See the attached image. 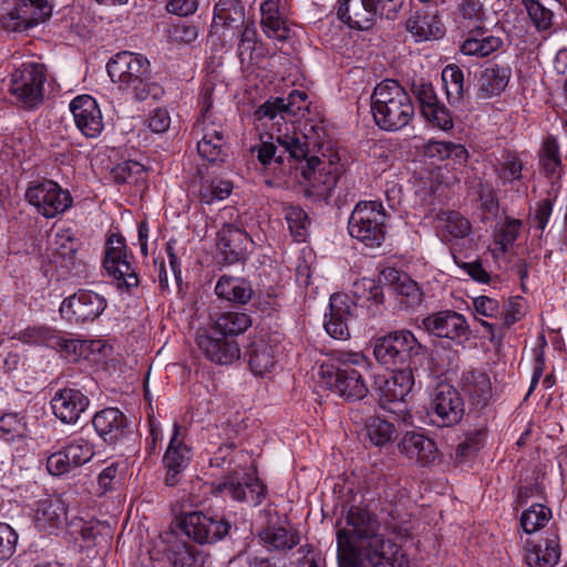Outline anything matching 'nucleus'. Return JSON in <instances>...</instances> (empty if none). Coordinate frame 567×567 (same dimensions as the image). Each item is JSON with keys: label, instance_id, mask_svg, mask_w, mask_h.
Here are the masks:
<instances>
[{"label": "nucleus", "instance_id": "obj_1", "mask_svg": "<svg viewBox=\"0 0 567 567\" xmlns=\"http://www.w3.org/2000/svg\"><path fill=\"white\" fill-rule=\"evenodd\" d=\"M308 133L290 132L289 127L276 133V146L272 142H261L251 147V153L265 167L274 165V173L284 177L295 168L307 183V195L318 200H327L331 197L337 186L338 174L332 172L328 164L313 153L319 142L312 141Z\"/></svg>", "mask_w": 567, "mask_h": 567}, {"label": "nucleus", "instance_id": "obj_2", "mask_svg": "<svg viewBox=\"0 0 567 567\" xmlns=\"http://www.w3.org/2000/svg\"><path fill=\"white\" fill-rule=\"evenodd\" d=\"M338 559L343 567H408L401 548L385 540L377 515L367 506H351L346 526L337 532Z\"/></svg>", "mask_w": 567, "mask_h": 567}, {"label": "nucleus", "instance_id": "obj_3", "mask_svg": "<svg viewBox=\"0 0 567 567\" xmlns=\"http://www.w3.org/2000/svg\"><path fill=\"white\" fill-rule=\"evenodd\" d=\"M367 372L368 359L359 352H336L331 363H322L319 368L320 378L326 386L351 402L367 396Z\"/></svg>", "mask_w": 567, "mask_h": 567}, {"label": "nucleus", "instance_id": "obj_4", "mask_svg": "<svg viewBox=\"0 0 567 567\" xmlns=\"http://www.w3.org/2000/svg\"><path fill=\"white\" fill-rule=\"evenodd\" d=\"M375 125L385 132H398L410 124L415 114L414 103L406 90L395 80H383L370 96Z\"/></svg>", "mask_w": 567, "mask_h": 567}, {"label": "nucleus", "instance_id": "obj_5", "mask_svg": "<svg viewBox=\"0 0 567 567\" xmlns=\"http://www.w3.org/2000/svg\"><path fill=\"white\" fill-rule=\"evenodd\" d=\"M375 360L389 370L412 369L416 377L424 373L427 348L410 330L391 331L373 340Z\"/></svg>", "mask_w": 567, "mask_h": 567}, {"label": "nucleus", "instance_id": "obj_6", "mask_svg": "<svg viewBox=\"0 0 567 567\" xmlns=\"http://www.w3.org/2000/svg\"><path fill=\"white\" fill-rule=\"evenodd\" d=\"M106 70L111 80L136 101L158 100L164 94L163 87L150 75L148 60L140 54L120 52L107 62Z\"/></svg>", "mask_w": 567, "mask_h": 567}, {"label": "nucleus", "instance_id": "obj_7", "mask_svg": "<svg viewBox=\"0 0 567 567\" xmlns=\"http://www.w3.org/2000/svg\"><path fill=\"white\" fill-rule=\"evenodd\" d=\"M388 214L380 200H361L348 219L349 235L370 248H379L386 237Z\"/></svg>", "mask_w": 567, "mask_h": 567}, {"label": "nucleus", "instance_id": "obj_8", "mask_svg": "<svg viewBox=\"0 0 567 567\" xmlns=\"http://www.w3.org/2000/svg\"><path fill=\"white\" fill-rule=\"evenodd\" d=\"M47 69L41 63H23L11 75L9 92L24 110L38 109L44 101Z\"/></svg>", "mask_w": 567, "mask_h": 567}, {"label": "nucleus", "instance_id": "obj_9", "mask_svg": "<svg viewBox=\"0 0 567 567\" xmlns=\"http://www.w3.org/2000/svg\"><path fill=\"white\" fill-rule=\"evenodd\" d=\"M25 199L45 218H53L72 205L69 190L51 179L32 182L27 188Z\"/></svg>", "mask_w": 567, "mask_h": 567}, {"label": "nucleus", "instance_id": "obj_10", "mask_svg": "<svg viewBox=\"0 0 567 567\" xmlns=\"http://www.w3.org/2000/svg\"><path fill=\"white\" fill-rule=\"evenodd\" d=\"M307 93L303 91L293 90L287 97H277L274 101H267L257 110L256 114L259 120L268 117L270 120H284L285 126L282 127L279 121L275 122L278 127L270 134V138L276 141V133L280 127L286 131L289 127L290 132H297L293 126V121L302 117L305 112L308 111Z\"/></svg>", "mask_w": 567, "mask_h": 567}, {"label": "nucleus", "instance_id": "obj_11", "mask_svg": "<svg viewBox=\"0 0 567 567\" xmlns=\"http://www.w3.org/2000/svg\"><path fill=\"white\" fill-rule=\"evenodd\" d=\"M104 296L89 289H79L63 299L60 313L70 323L84 324L95 321L106 309Z\"/></svg>", "mask_w": 567, "mask_h": 567}, {"label": "nucleus", "instance_id": "obj_12", "mask_svg": "<svg viewBox=\"0 0 567 567\" xmlns=\"http://www.w3.org/2000/svg\"><path fill=\"white\" fill-rule=\"evenodd\" d=\"M179 528L190 539L198 544H215L224 539L230 532L228 520L210 516L200 511L185 514L179 520Z\"/></svg>", "mask_w": 567, "mask_h": 567}, {"label": "nucleus", "instance_id": "obj_13", "mask_svg": "<svg viewBox=\"0 0 567 567\" xmlns=\"http://www.w3.org/2000/svg\"><path fill=\"white\" fill-rule=\"evenodd\" d=\"M13 8L1 18V25L9 32H27L52 16L48 0H12Z\"/></svg>", "mask_w": 567, "mask_h": 567}, {"label": "nucleus", "instance_id": "obj_14", "mask_svg": "<svg viewBox=\"0 0 567 567\" xmlns=\"http://www.w3.org/2000/svg\"><path fill=\"white\" fill-rule=\"evenodd\" d=\"M421 327L430 334L446 338L457 344H464L471 338L466 318L454 310H441L422 319Z\"/></svg>", "mask_w": 567, "mask_h": 567}, {"label": "nucleus", "instance_id": "obj_15", "mask_svg": "<svg viewBox=\"0 0 567 567\" xmlns=\"http://www.w3.org/2000/svg\"><path fill=\"white\" fill-rule=\"evenodd\" d=\"M94 453L89 440L76 437L48 457L47 470L51 475L61 476L90 462Z\"/></svg>", "mask_w": 567, "mask_h": 567}, {"label": "nucleus", "instance_id": "obj_16", "mask_svg": "<svg viewBox=\"0 0 567 567\" xmlns=\"http://www.w3.org/2000/svg\"><path fill=\"white\" fill-rule=\"evenodd\" d=\"M212 493L215 496L229 497L237 502L258 506L265 499L267 488L258 477L249 474H245L241 480L230 475L214 484Z\"/></svg>", "mask_w": 567, "mask_h": 567}, {"label": "nucleus", "instance_id": "obj_17", "mask_svg": "<svg viewBox=\"0 0 567 567\" xmlns=\"http://www.w3.org/2000/svg\"><path fill=\"white\" fill-rule=\"evenodd\" d=\"M400 454L420 467H431L440 464L443 454L434 440L422 432L408 431L398 443Z\"/></svg>", "mask_w": 567, "mask_h": 567}, {"label": "nucleus", "instance_id": "obj_18", "mask_svg": "<svg viewBox=\"0 0 567 567\" xmlns=\"http://www.w3.org/2000/svg\"><path fill=\"white\" fill-rule=\"evenodd\" d=\"M433 422L437 426L457 424L464 415V402L460 392L449 383H440L431 401Z\"/></svg>", "mask_w": 567, "mask_h": 567}, {"label": "nucleus", "instance_id": "obj_19", "mask_svg": "<svg viewBox=\"0 0 567 567\" xmlns=\"http://www.w3.org/2000/svg\"><path fill=\"white\" fill-rule=\"evenodd\" d=\"M196 344L212 362L228 365L240 358V348L236 339L226 336H214L202 328L196 333Z\"/></svg>", "mask_w": 567, "mask_h": 567}, {"label": "nucleus", "instance_id": "obj_20", "mask_svg": "<svg viewBox=\"0 0 567 567\" xmlns=\"http://www.w3.org/2000/svg\"><path fill=\"white\" fill-rule=\"evenodd\" d=\"M386 378L380 375L374 381V390L378 391L380 404L385 410H391L388 404L402 402L404 398L411 392L416 370L401 369Z\"/></svg>", "mask_w": 567, "mask_h": 567}, {"label": "nucleus", "instance_id": "obj_21", "mask_svg": "<svg viewBox=\"0 0 567 567\" xmlns=\"http://www.w3.org/2000/svg\"><path fill=\"white\" fill-rule=\"evenodd\" d=\"M355 305L343 293H333L329 301V313L323 323L326 332L337 340L350 338L349 322L354 318Z\"/></svg>", "mask_w": 567, "mask_h": 567}, {"label": "nucleus", "instance_id": "obj_22", "mask_svg": "<svg viewBox=\"0 0 567 567\" xmlns=\"http://www.w3.org/2000/svg\"><path fill=\"white\" fill-rule=\"evenodd\" d=\"M90 399L79 389L63 388L51 399V409L56 419L64 424H75L87 410Z\"/></svg>", "mask_w": 567, "mask_h": 567}, {"label": "nucleus", "instance_id": "obj_23", "mask_svg": "<svg viewBox=\"0 0 567 567\" xmlns=\"http://www.w3.org/2000/svg\"><path fill=\"white\" fill-rule=\"evenodd\" d=\"M78 130L89 138L97 137L103 131L102 112L91 95H79L70 104Z\"/></svg>", "mask_w": 567, "mask_h": 567}, {"label": "nucleus", "instance_id": "obj_24", "mask_svg": "<svg viewBox=\"0 0 567 567\" xmlns=\"http://www.w3.org/2000/svg\"><path fill=\"white\" fill-rule=\"evenodd\" d=\"M96 434L109 445H115L130 434L127 419L117 408H106L92 419Z\"/></svg>", "mask_w": 567, "mask_h": 567}, {"label": "nucleus", "instance_id": "obj_25", "mask_svg": "<svg viewBox=\"0 0 567 567\" xmlns=\"http://www.w3.org/2000/svg\"><path fill=\"white\" fill-rule=\"evenodd\" d=\"M179 425L174 423L173 435L163 457V464L166 468L165 484L171 487L179 483L181 475L188 466L192 457L190 450L179 439Z\"/></svg>", "mask_w": 567, "mask_h": 567}, {"label": "nucleus", "instance_id": "obj_26", "mask_svg": "<svg viewBox=\"0 0 567 567\" xmlns=\"http://www.w3.org/2000/svg\"><path fill=\"white\" fill-rule=\"evenodd\" d=\"M405 29L415 42L437 40L444 35V27L436 10L413 11L405 21Z\"/></svg>", "mask_w": 567, "mask_h": 567}, {"label": "nucleus", "instance_id": "obj_27", "mask_svg": "<svg viewBox=\"0 0 567 567\" xmlns=\"http://www.w3.org/2000/svg\"><path fill=\"white\" fill-rule=\"evenodd\" d=\"M248 234L233 224H226L218 233L217 247L224 255V261L228 265L245 259L247 252Z\"/></svg>", "mask_w": 567, "mask_h": 567}, {"label": "nucleus", "instance_id": "obj_28", "mask_svg": "<svg viewBox=\"0 0 567 567\" xmlns=\"http://www.w3.org/2000/svg\"><path fill=\"white\" fill-rule=\"evenodd\" d=\"M33 518L35 526L44 532L61 529L66 522V508L60 498H43L34 503Z\"/></svg>", "mask_w": 567, "mask_h": 567}, {"label": "nucleus", "instance_id": "obj_29", "mask_svg": "<svg viewBox=\"0 0 567 567\" xmlns=\"http://www.w3.org/2000/svg\"><path fill=\"white\" fill-rule=\"evenodd\" d=\"M338 18L351 29L369 30L375 21L370 0H338Z\"/></svg>", "mask_w": 567, "mask_h": 567}, {"label": "nucleus", "instance_id": "obj_30", "mask_svg": "<svg viewBox=\"0 0 567 567\" xmlns=\"http://www.w3.org/2000/svg\"><path fill=\"white\" fill-rule=\"evenodd\" d=\"M511 76L509 66L492 64L485 68L477 78V97L485 100L498 96L508 85Z\"/></svg>", "mask_w": 567, "mask_h": 567}, {"label": "nucleus", "instance_id": "obj_31", "mask_svg": "<svg viewBox=\"0 0 567 567\" xmlns=\"http://www.w3.org/2000/svg\"><path fill=\"white\" fill-rule=\"evenodd\" d=\"M208 556L196 546L175 539L164 549V559L171 567H204Z\"/></svg>", "mask_w": 567, "mask_h": 567}, {"label": "nucleus", "instance_id": "obj_32", "mask_svg": "<svg viewBox=\"0 0 567 567\" xmlns=\"http://www.w3.org/2000/svg\"><path fill=\"white\" fill-rule=\"evenodd\" d=\"M197 151L209 163H224L228 156L224 131L213 124L206 126L202 140L197 143Z\"/></svg>", "mask_w": 567, "mask_h": 567}, {"label": "nucleus", "instance_id": "obj_33", "mask_svg": "<svg viewBox=\"0 0 567 567\" xmlns=\"http://www.w3.org/2000/svg\"><path fill=\"white\" fill-rule=\"evenodd\" d=\"M524 164L519 156L512 152H504L494 164V172L502 186L507 187L512 190H519V186L523 185L522 181Z\"/></svg>", "mask_w": 567, "mask_h": 567}, {"label": "nucleus", "instance_id": "obj_34", "mask_svg": "<svg viewBox=\"0 0 567 567\" xmlns=\"http://www.w3.org/2000/svg\"><path fill=\"white\" fill-rule=\"evenodd\" d=\"M246 11L240 0H219L215 4L212 28L221 27L233 32L246 23Z\"/></svg>", "mask_w": 567, "mask_h": 567}, {"label": "nucleus", "instance_id": "obj_35", "mask_svg": "<svg viewBox=\"0 0 567 567\" xmlns=\"http://www.w3.org/2000/svg\"><path fill=\"white\" fill-rule=\"evenodd\" d=\"M251 326V320L248 315L237 311H226L216 315L213 323L205 329L214 336H226L230 339H236L239 334L244 333Z\"/></svg>", "mask_w": 567, "mask_h": 567}, {"label": "nucleus", "instance_id": "obj_36", "mask_svg": "<svg viewBox=\"0 0 567 567\" xmlns=\"http://www.w3.org/2000/svg\"><path fill=\"white\" fill-rule=\"evenodd\" d=\"M248 363L255 375H265L270 372L276 364L275 348L264 338L254 339L247 351Z\"/></svg>", "mask_w": 567, "mask_h": 567}, {"label": "nucleus", "instance_id": "obj_37", "mask_svg": "<svg viewBox=\"0 0 567 567\" xmlns=\"http://www.w3.org/2000/svg\"><path fill=\"white\" fill-rule=\"evenodd\" d=\"M215 292L220 299L234 305H246L252 297V288L249 281L231 276H221L216 286Z\"/></svg>", "mask_w": 567, "mask_h": 567}, {"label": "nucleus", "instance_id": "obj_38", "mask_svg": "<svg viewBox=\"0 0 567 567\" xmlns=\"http://www.w3.org/2000/svg\"><path fill=\"white\" fill-rule=\"evenodd\" d=\"M463 389L468 394L472 403L480 408H484L492 398L489 377L480 370H471L464 373Z\"/></svg>", "mask_w": 567, "mask_h": 567}, {"label": "nucleus", "instance_id": "obj_39", "mask_svg": "<svg viewBox=\"0 0 567 567\" xmlns=\"http://www.w3.org/2000/svg\"><path fill=\"white\" fill-rule=\"evenodd\" d=\"M502 45V38L486 34L483 27L480 32L470 31L468 38L461 45V52L465 55L485 58Z\"/></svg>", "mask_w": 567, "mask_h": 567}, {"label": "nucleus", "instance_id": "obj_40", "mask_svg": "<svg viewBox=\"0 0 567 567\" xmlns=\"http://www.w3.org/2000/svg\"><path fill=\"white\" fill-rule=\"evenodd\" d=\"M388 278L395 279L391 287L399 297V302L404 308H414L422 302L423 293L417 284L405 274L399 275L394 269H389Z\"/></svg>", "mask_w": 567, "mask_h": 567}, {"label": "nucleus", "instance_id": "obj_41", "mask_svg": "<svg viewBox=\"0 0 567 567\" xmlns=\"http://www.w3.org/2000/svg\"><path fill=\"white\" fill-rule=\"evenodd\" d=\"M560 558V547L558 536L555 533H550L543 543L535 546V549L530 551L526 559L528 565L534 567H553Z\"/></svg>", "mask_w": 567, "mask_h": 567}, {"label": "nucleus", "instance_id": "obj_42", "mask_svg": "<svg viewBox=\"0 0 567 567\" xmlns=\"http://www.w3.org/2000/svg\"><path fill=\"white\" fill-rule=\"evenodd\" d=\"M28 423L22 412L0 414V440L6 442L21 441L27 437Z\"/></svg>", "mask_w": 567, "mask_h": 567}, {"label": "nucleus", "instance_id": "obj_43", "mask_svg": "<svg viewBox=\"0 0 567 567\" xmlns=\"http://www.w3.org/2000/svg\"><path fill=\"white\" fill-rule=\"evenodd\" d=\"M200 175V200L205 204H213L218 200H224L233 192V183L221 178H205L202 168L198 169Z\"/></svg>", "mask_w": 567, "mask_h": 567}, {"label": "nucleus", "instance_id": "obj_44", "mask_svg": "<svg viewBox=\"0 0 567 567\" xmlns=\"http://www.w3.org/2000/svg\"><path fill=\"white\" fill-rule=\"evenodd\" d=\"M365 436L378 447H383L396 437V430L393 423L379 416H370L364 424Z\"/></svg>", "mask_w": 567, "mask_h": 567}, {"label": "nucleus", "instance_id": "obj_45", "mask_svg": "<svg viewBox=\"0 0 567 567\" xmlns=\"http://www.w3.org/2000/svg\"><path fill=\"white\" fill-rule=\"evenodd\" d=\"M446 97L451 105H458L465 94L464 73L456 64H447L441 74Z\"/></svg>", "mask_w": 567, "mask_h": 567}, {"label": "nucleus", "instance_id": "obj_46", "mask_svg": "<svg viewBox=\"0 0 567 567\" xmlns=\"http://www.w3.org/2000/svg\"><path fill=\"white\" fill-rule=\"evenodd\" d=\"M80 243L69 229L59 230L52 243L53 256L63 266L72 265L75 261Z\"/></svg>", "mask_w": 567, "mask_h": 567}, {"label": "nucleus", "instance_id": "obj_47", "mask_svg": "<svg viewBox=\"0 0 567 567\" xmlns=\"http://www.w3.org/2000/svg\"><path fill=\"white\" fill-rule=\"evenodd\" d=\"M460 23L470 31H482L486 13L480 0H461L457 6Z\"/></svg>", "mask_w": 567, "mask_h": 567}, {"label": "nucleus", "instance_id": "obj_48", "mask_svg": "<svg viewBox=\"0 0 567 567\" xmlns=\"http://www.w3.org/2000/svg\"><path fill=\"white\" fill-rule=\"evenodd\" d=\"M260 538L268 549L282 551L292 549L300 542L297 533L284 527H268L260 533Z\"/></svg>", "mask_w": 567, "mask_h": 567}, {"label": "nucleus", "instance_id": "obj_49", "mask_svg": "<svg viewBox=\"0 0 567 567\" xmlns=\"http://www.w3.org/2000/svg\"><path fill=\"white\" fill-rule=\"evenodd\" d=\"M56 332L58 330L49 326H30L19 331L16 338L30 346L52 348L58 341Z\"/></svg>", "mask_w": 567, "mask_h": 567}, {"label": "nucleus", "instance_id": "obj_50", "mask_svg": "<svg viewBox=\"0 0 567 567\" xmlns=\"http://www.w3.org/2000/svg\"><path fill=\"white\" fill-rule=\"evenodd\" d=\"M551 517V511L542 505L533 504L528 509L524 511L520 516V525L526 534H532L544 527Z\"/></svg>", "mask_w": 567, "mask_h": 567}, {"label": "nucleus", "instance_id": "obj_51", "mask_svg": "<svg viewBox=\"0 0 567 567\" xmlns=\"http://www.w3.org/2000/svg\"><path fill=\"white\" fill-rule=\"evenodd\" d=\"M522 4L538 31H546L551 28L554 13L540 0H522Z\"/></svg>", "mask_w": 567, "mask_h": 567}, {"label": "nucleus", "instance_id": "obj_52", "mask_svg": "<svg viewBox=\"0 0 567 567\" xmlns=\"http://www.w3.org/2000/svg\"><path fill=\"white\" fill-rule=\"evenodd\" d=\"M106 272L118 281V288H125L128 291L131 288L137 287L140 284L138 276L132 267L127 257L114 262L113 267H106Z\"/></svg>", "mask_w": 567, "mask_h": 567}, {"label": "nucleus", "instance_id": "obj_53", "mask_svg": "<svg viewBox=\"0 0 567 567\" xmlns=\"http://www.w3.org/2000/svg\"><path fill=\"white\" fill-rule=\"evenodd\" d=\"M421 115L427 124L440 128L441 131L446 132L452 130L454 126L452 114L442 102H439L432 107L424 110L421 112Z\"/></svg>", "mask_w": 567, "mask_h": 567}, {"label": "nucleus", "instance_id": "obj_54", "mask_svg": "<svg viewBox=\"0 0 567 567\" xmlns=\"http://www.w3.org/2000/svg\"><path fill=\"white\" fill-rule=\"evenodd\" d=\"M411 92L419 103L420 112L441 102L432 83L424 79L413 80L411 83Z\"/></svg>", "mask_w": 567, "mask_h": 567}, {"label": "nucleus", "instance_id": "obj_55", "mask_svg": "<svg viewBox=\"0 0 567 567\" xmlns=\"http://www.w3.org/2000/svg\"><path fill=\"white\" fill-rule=\"evenodd\" d=\"M444 221V230L453 238H464L471 231L470 221L457 212H445L440 215Z\"/></svg>", "mask_w": 567, "mask_h": 567}, {"label": "nucleus", "instance_id": "obj_56", "mask_svg": "<svg viewBox=\"0 0 567 567\" xmlns=\"http://www.w3.org/2000/svg\"><path fill=\"white\" fill-rule=\"evenodd\" d=\"M482 436L483 433L481 431H476L474 434L467 436L464 441L458 443L454 449V452L451 453V458L453 462L455 464H462L474 456L481 449Z\"/></svg>", "mask_w": 567, "mask_h": 567}, {"label": "nucleus", "instance_id": "obj_57", "mask_svg": "<svg viewBox=\"0 0 567 567\" xmlns=\"http://www.w3.org/2000/svg\"><path fill=\"white\" fill-rule=\"evenodd\" d=\"M125 257H127V255L124 237L115 234L110 235L105 245L104 269L106 267H113L114 262H118Z\"/></svg>", "mask_w": 567, "mask_h": 567}, {"label": "nucleus", "instance_id": "obj_58", "mask_svg": "<svg viewBox=\"0 0 567 567\" xmlns=\"http://www.w3.org/2000/svg\"><path fill=\"white\" fill-rule=\"evenodd\" d=\"M239 39L238 42V55L243 56L245 52L251 53L255 50V43L257 38V30L254 20L248 18L246 23L238 27L233 32Z\"/></svg>", "mask_w": 567, "mask_h": 567}, {"label": "nucleus", "instance_id": "obj_59", "mask_svg": "<svg viewBox=\"0 0 567 567\" xmlns=\"http://www.w3.org/2000/svg\"><path fill=\"white\" fill-rule=\"evenodd\" d=\"M17 543V532L9 524L0 523V566L13 556Z\"/></svg>", "mask_w": 567, "mask_h": 567}, {"label": "nucleus", "instance_id": "obj_60", "mask_svg": "<svg viewBox=\"0 0 567 567\" xmlns=\"http://www.w3.org/2000/svg\"><path fill=\"white\" fill-rule=\"evenodd\" d=\"M522 221L515 218H507L496 234V244L501 246L503 252L515 243L520 233Z\"/></svg>", "mask_w": 567, "mask_h": 567}, {"label": "nucleus", "instance_id": "obj_61", "mask_svg": "<svg viewBox=\"0 0 567 567\" xmlns=\"http://www.w3.org/2000/svg\"><path fill=\"white\" fill-rule=\"evenodd\" d=\"M426 150L430 156H437L440 159L452 156L461 158L467 154L464 146L451 142H430Z\"/></svg>", "mask_w": 567, "mask_h": 567}, {"label": "nucleus", "instance_id": "obj_62", "mask_svg": "<svg viewBox=\"0 0 567 567\" xmlns=\"http://www.w3.org/2000/svg\"><path fill=\"white\" fill-rule=\"evenodd\" d=\"M56 343L52 346V349H55L62 352L65 357H73L72 360L75 361L80 355H82V350L84 346V341L68 337L60 331L56 332Z\"/></svg>", "mask_w": 567, "mask_h": 567}, {"label": "nucleus", "instance_id": "obj_63", "mask_svg": "<svg viewBox=\"0 0 567 567\" xmlns=\"http://www.w3.org/2000/svg\"><path fill=\"white\" fill-rule=\"evenodd\" d=\"M297 554L299 557L295 561L296 567H324L321 553L316 550L312 545L300 546Z\"/></svg>", "mask_w": 567, "mask_h": 567}, {"label": "nucleus", "instance_id": "obj_64", "mask_svg": "<svg viewBox=\"0 0 567 567\" xmlns=\"http://www.w3.org/2000/svg\"><path fill=\"white\" fill-rule=\"evenodd\" d=\"M374 17H384L389 20L396 18L401 11L404 0H370Z\"/></svg>", "mask_w": 567, "mask_h": 567}]
</instances>
